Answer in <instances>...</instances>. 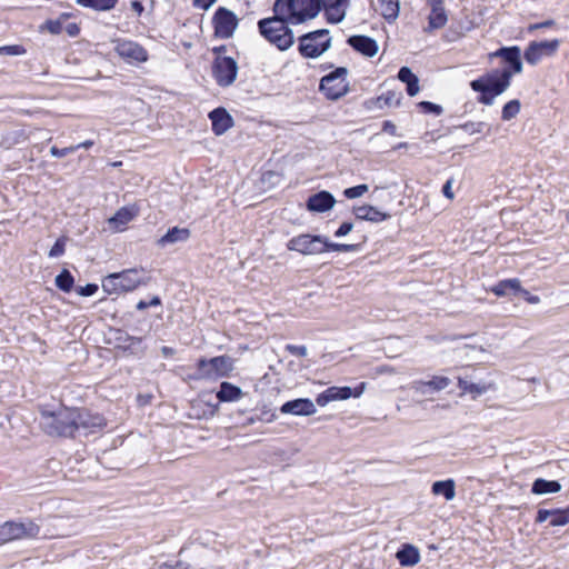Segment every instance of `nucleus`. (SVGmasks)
Returning a JSON list of instances; mask_svg holds the SVG:
<instances>
[{"label": "nucleus", "mask_w": 569, "mask_h": 569, "mask_svg": "<svg viewBox=\"0 0 569 569\" xmlns=\"http://www.w3.org/2000/svg\"><path fill=\"white\" fill-rule=\"evenodd\" d=\"M512 72L509 69H493L470 82V88L480 93L478 102L492 106L497 97L508 90L511 84Z\"/></svg>", "instance_id": "obj_1"}, {"label": "nucleus", "mask_w": 569, "mask_h": 569, "mask_svg": "<svg viewBox=\"0 0 569 569\" xmlns=\"http://www.w3.org/2000/svg\"><path fill=\"white\" fill-rule=\"evenodd\" d=\"M150 277L143 268H130L113 272L102 279V290L107 295H122L148 284Z\"/></svg>", "instance_id": "obj_2"}, {"label": "nucleus", "mask_w": 569, "mask_h": 569, "mask_svg": "<svg viewBox=\"0 0 569 569\" xmlns=\"http://www.w3.org/2000/svg\"><path fill=\"white\" fill-rule=\"evenodd\" d=\"M291 24L286 18L273 14L258 21L260 34L280 51L289 50L295 43V34Z\"/></svg>", "instance_id": "obj_3"}, {"label": "nucleus", "mask_w": 569, "mask_h": 569, "mask_svg": "<svg viewBox=\"0 0 569 569\" xmlns=\"http://www.w3.org/2000/svg\"><path fill=\"white\" fill-rule=\"evenodd\" d=\"M78 409L60 408L58 411L41 410V426L51 436L73 437L77 432Z\"/></svg>", "instance_id": "obj_4"}, {"label": "nucleus", "mask_w": 569, "mask_h": 569, "mask_svg": "<svg viewBox=\"0 0 569 569\" xmlns=\"http://www.w3.org/2000/svg\"><path fill=\"white\" fill-rule=\"evenodd\" d=\"M272 10L291 24H300L313 19L320 12V4L318 0H276Z\"/></svg>", "instance_id": "obj_5"}, {"label": "nucleus", "mask_w": 569, "mask_h": 569, "mask_svg": "<svg viewBox=\"0 0 569 569\" xmlns=\"http://www.w3.org/2000/svg\"><path fill=\"white\" fill-rule=\"evenodd\" d=\"M233 369V361L228 356H218L211 359H199L197 372L191 377L196 380H217L229 376Z\"/></svg>", "instance_id": "obj_6"}, {"label": "nucleus", "mask_w": 569, "mask_h": 569, "mask_svg": "<svg viewBox=\"0 0 569 569\" xmlns=\"http://www.w3.org/2000/svg\"><path fill=\"white\" fill-rule=\"evenodd\" d=\"M330 47L331 37L327 29L316 30L299 38V52L303 58H319Z\"/></svg>", "instance_id": "obj_7"}, {"label": "nucleus", "mask_w": 569, "mask_h": 569, "mask_svg": "<svg viewBox=\"0 0 569 569\" xmlns=\"http://www.w3.org/2000/svg\"><path fill=\"white\" fill-rule=\"evenodd\" d=\"M348 69L339 67L320 80V91L330 100H338L349 91Z\"/></svg>", "instance_id": "obj_8"}, {"label": "nucleus", "mask_w": 569, "mask_h": 569, "mask_svg": "<svg viewBox=\"0 0 569 569\" xmlns=\"http://www.w3.org/2000/svg\"><path fill=\"white\" fill-rule=\"evenodd\" d=\"M221 51H224V47L214 49L217 56L212 64V74L220 87H229L237 79L238 62L231 57L221 56Z\"/></svg>", "instance_id": "obj_9"}, {"label": "nucleus", "mask_w": 569, "mask_h": 569, "mask_svg": "<svg viewBox=\"0 0 569 569\" xmlns=\"http://www.w3.org/2000/svg\"><path fill=\"white\" fill-rule=\"evenodd\" d=\"M40 528L33 521H6L0 525V545L26 538H36Z\"/></svg>", "instance_id": "obj_10"}, {"label": "nucleus", "mask_w": 569, "mask_h": 569, "mask_svg": "<svg viewBox=\"0 0 569 569\" xmlns=\"http://www.w3.org/2000/svg\"><path fill=\"white\" fill-rule=\"evenodd\" d=\"M326 237L302 233L291 238L287 248L303 256H316L325 252Z\"/></svg>", "instance_id": "obj_11"}, {"label": "nucleus", "mask_w": 569, "mask_h": 569, "mask_svg": "<svg viewBox=\"0 0 569 569\" xmlns=\"http://www.w3.org/2000/svg\"><path fill=\"white\" fill-rule=\"evenodd\" d=\"M560 47L559 39L531 41L525 50L523 57L527 63L538 64L545 58L553 57Z\"/></svg>", "instance_id": "obj_12"}, {"label": "nucleus", "mask_w": 569, "mask_h": 569, "mask_svg": "<svg viewBox=\"0 0 569 569\" xmlns=\"http://www.w3.org/2000/svg\"><path fill=\"white\" fill-rule=\"evenodd\" d=\"M366 382H360L356 388L350 387H329L317 396L316 402L320 407L327 406L329 402L338 400H347L349 398H359L366 390Z\"/></svg>", "instance_id": "obj_13"}, {"label": "nucleus", "mask_w": 569, "mask_h": 569, "mask_svg": "<svg viewBox=\"0 0 569 569\" xmlns=\"http://www.w3.org/2000/svg\"><path fill=\"white\" fill-rule=\"evenodd\" d=\"M238 22L239 20L232 11L223 7L218 8L212 18L214 36L221 39L231 38L238 27Z\"/></svg>", "instance_id": "obj_14"}, {"label": "nucleus", "mask_w": 569, "mask_h": 569, "mask_svg": "<svg viewBox=\"0 0 569 569\" xmlns=\"http://www.w3.org/2000/svg\"><path fill=\"white\" fill-rule=\"evenodd\" d=\"M113 43L117 54L128 63H142L148 60L147 50L132 40L119 39Z\"/></svg>", "instance_id": "obj_15"}, {"label": "nucleus", "mask_w": 569, "mask_h": 569, "mask_svg": "<svg viewBox=\"0 0 569 569\" xmlns=\"http://www.w3.org/2000/svg\"><path fill=\"white\" fill-rule=\"evenodd\" d=\"M280 412L282 415L309 417L317 412V408L311 399L298 398V399L284 402L280 407Z\"/></svg>", "instance_id": "obj_16"}, {"label": "nucleus", "mask_w": 569, "mask_h": 569, "mask_svg": "<svg viewBox=\"0 0 569 569\" xmlns=\"http://www.w3.org/2000/svg\"><path fill=\"white\" fill-rule=\"evenodd\" d=\"M320 10L323 9L327 20L330 23H339L345 17L350 4L349 0H318Z\"/></svg>", "instance_id": "obj_17"}, {"label": "nucleus", "mask_w": 569, "mask_h": 569, "mask_svg": "<svg viewBox=\"0 0 569 569\" xmlns=\"http://www.w3.org/2000/svg\"><path fill=\"white\" fill-rule=\"evenodd\" d=\"M139 213L136 204L121 207L117 212L108 219L110 229L114 232L123 231L126 226L132 221Z\"/></svg>", "instance_id": "obj_18"}, {"label": "nucleus", "mask_w": 569, "mask_h": 569, "mask_svg": "<svg viewBox=\"0 0 569 569\" xmlns=\"http://www.w3.org/2000/svg\"><path fill=\"white\" fill-rule=\"evenodd\" d=\"M78 415L77 431L82 430L84 433H93L106 426L104 418L98 413H91L87 410L78 409Z\"/></svg>", "instance_id": "obj_19"}, {"label": "nucleus", "mask_w": 569, "mask_h": 569, "mask_svg": "<svg viewBox=\"0 0 569 569\" xmlns=\"http://www.w3.org/2000/svg\"><path fill=\"white\" fill-rule=\"evenodd\" d=\"M336 199L329 191L322 190L312 196L307 200L306 207L310 212L323 213L330 211L335 204Z\"/></svg>", "instance_id": "obj_20"}, {"label": "nucleus", "mask_w": 569, "mask_h": 569, "mask_svg": "<svg viewBox=\"0 0 569 569\" xmlns=\"http://www.w3.org/2000/svg\"><path fill=\"white\" fill-rule=\"evenodd\" d=\"M490 58H502L510 66L512 76L522 71L521 50L519 47H502L490 53Z\"/></svg>", "instance_id": "obj_21"}, {"label": "nucleus", "mask_w": 569, "mask_h": 569, "mask_svg": "<svg viewBox=\"0 0 569 569\" xmlns=\"http://www.w3.org/2000/svg\"><path fill=\"white\" fill-rule=\"evenodd\" d=\"M550 519V526L559 527L569 523V506L566 509H539L536 521L541 523Z\"/></svg>", "instance_id": "obj_22"}, {"label": "nucleus", "mask_w": 569, "mask_h": 569, "mask_svg": "<svg viewBox=\"0 0 569 569\" xmlns=\"http://www.w3.org/2000/svg\"><path fill=\"white\" fill-rule=\"evenodd\" d=\"M352 211L356 218L362 221L379 223L390 219V214L388 212H382L378 208L370 204L353 207Z\"/></svg>", "instance_id": "obj_23"}, {"label": "nucleus", "mask_w": 569, "mask_h": 569, "mask_svg": "<svg viewBox=\"0 0 569 569\" xmlns=\"http://www.w3.org/2000/svg\"><path fill=\"white\" fill-rule=\"evenodd\" d=\"M348 43L356 51L369 58L376 56L379 50L377 41L367 36H351Z\"/></svg>", "instance_id": "obj_24"}, {"label": "nucleus", "mask_w": 569, "mask_h": 569, "mask_svg": "<svg viewBox=\"0 0 569 569\" xmlns=\"http://www.w3.org/2000/svg\"><path fill=\"white\" fill-rule=\"evenodd\" d=\"M209 118L212 123V131L217 136H221L227 132L232 126V117L223 108H217L209 113Z\"/></svg>", "instance_id": "obj_25"}, {"label": "nucleus", "mask_w": 569, "mask_h": 569, "mask_svg": "<svg viewBox=\"0 0 569 569\" xmlns=\"http://www.w3.org/2000/svg\"><path fill=\"white\" fill-rule=\"evenodd\" d=\"M396 558L403 567H413L420 561V552L412 545H405L397 551Z\"/></svg>", "instance_id": "obj_26"}, {"label": "nucleus", "mask_w": 569, "mask_h": 569, "mask_svg": "<svg viewBox=\"0 0 569 569\" xmlns=\"http://www.w3.org/2000/svg\"><path fill=\"white\" fill-rule=\"evenodd\" d=\"M190 238V230L188 228L173 227L167 231L159 240L158 244L164 247L177 242H186Z\"/></svg>", "instance_id": "obj_27"}, {"label": "nucleus", "mask_w": 569, "mask_h": 569, "mask_svg": "<svg viewBox=\"0 0 569 569\" xmlns=\"http://www.w3.org/2000/svg\"><path fill=\"white\" fill-rule=\"evenodd\" d=\"M398 79L406 83L407 86V93L410 97H415L419 93L420 87H419V79L418 77L411 71L408 67H401L398 72Z\"/></svg>", "instance_id": "obj_28"}, {"label": "nucleus", "mask_w": 569, "mask_h": 569, "mask_svg": "<svg viewBox=\"0 0 569 569\" xmlns=\"http://www.w3.org/2000/svg\"><path fill=\"white\" fill-rule=\"evenodd\" d=\"M431 492L435 496H442L447 501L456 497V483L453 479L440 480L432 483Z\"/></svg>", "instance_id": "obj_29"}, {"label": "nucleus", "mask_w": 569, "mask_h": 569, "mask_svg": "<svg viewBox=\"0 0 569 569\" xmlns=\"http://www.w3.org/2000/svg\"><path fill=\"white\" fill-rule=\"evenodd\" d=\"M241 397L242 390L239 387L226 381L220 385V390L217 392V398L221 402L237 401Z\"/></svg>", "instance_id": "obj_30"}, {"label": "nucleus", "mask_w": 569, "mask_h": 569, "mask_svg": "<svg viewBox=\"0 0 569 569\" xmlns=\"http://www.w3.org/2000/svg\"><path fill=\"white\" fill-rule=\"evenodd\" d=\"M561 490V485L556 480L536 479L532 483L531 491L535 495L556 493Z\"/></svg>", "instance_id": "obj_31"}, {"label": "nucleus", "mask_w": 569, "mask_h": 569, "mask_svg": "<svg viewBox=\"0 0 569 569\" xmlns=\"http://www.w3.org/2000/svg\"><path fill=\"white\" fill-rule=\"evenodd\" d=\"M450 385V379L442 376H435L428 381H416L413 389L418 392H423V387H429L432 390L440 391L446 389Z\"/></svg>", "instance_id": "obj_32"}, {"label": "nucleus", "mask_w": 569, "mask_h": 569, "mask_svg": "<svg viewBox=\"0 0 569 569\" xmlns=\"http://www.w3.org/2000/svg\"><path fill=\"white\" fill-rule=\"evenodd\" d=\"M518 290H521V282L517 278L499 281L491 288V291L498 297L507 296L510 292L517 295Z\"/></svg>", "instance_id": "obj_33"}, {"label": "nucleus", "mask_w": 569, "mask_h": 569, "mask_svg": "<svg viewBox=\"0 0 569 569\" xmlns=\"http://www.w3.org/2000/svg\"><path fill=\"white\" fill-rule=\"evenodd\" d=\"M379 10L382 17L388 22H393L399 16L400 3L399 0H378Z\"/></svg>", "instance_id": "obj_34"}, {"label": "nucleus", "mask_w": 569, "mask_h": 569, "mask_svg": "<svg viewBox=\"0 0 569 569\" xmlns=\"http://www.w3.org/2000/svg\"><path fill=\"white\" fill-rule=\"evenodd\" d=\"M447 21L445 8H433L428 17V30L440 29L446 26Z\"/></svg>", "instance_id": "obj_35"}, {"label": "nucleus", "mask_w": 569, "mask_h": 569, "mask_svg": "<svg viewBox=\"0 0 569 569\" xmlns=\"http://www.w3.org/2000/svg\"><path fill=\"white\" fill-rule=\"evenodd\" d=\"M118 0H77V3L84 8H92L98 11H107L114 8Z\"/></svg>", "instance_id": "obj_36"}, {"label": "nucleus", "mask_w": 569, "mask_h": 569, "mask_svg": "<svg viewBox=\"0 0 569 569\" xmlns=\"http://www.w3.org/2000/svg\"><path fill=\"white\" fill-rule=\"evenodd\" d=\"M521 110V102L518 99H512L508 101L501 110V119L503 121H510L516 118Z\"/></svg>", "instance_id": "obj_37"}, {"label": "nucleus", "mask_w": 569, "mask_h": 569, "mask_svg": "<svg viewBox=\"0 0 569 569\" xmlns=\"http://www.w3.org/2000/svg\"><path fill=\"white\" fill-rule=\"evenodd\" d=\"M458 387L461 389L462 393H470L473 397L480 396L488 390L485 385L472 383L462 378H459Z\"/></svg>", "instance_id": "obj_38"}, {"label": "nucleus", "mask_w": 569, "mask_h": 569, "mask_svg": "<svg viewBox=\"0 0 569 569\" xmlns=\"http://www.w3.org/2000/svg\"><path fill=\"white\" fill-rule=\"evenodd\" d=\"M54 282L60 290L70 292L73 288L74 279L72 274L67 269H64L56 277Z\"/></svg>", "instance_id": "obj_39"}, {"label": "nucleus", "mask_w": 569, "mask_h": 569, "mask_svg": "<svg viewBox=\"0 0 569 569\" xmlns=\"http://www.w3.org/2000/svg\"><path fill=\"white\" fill-rule=\"evenodd\" d=\"M400 101L401 94L393 91H388L377 98L379 107H398L400 104Z\"/></svg>", "instance_id": "obj_40"}, {"label": "nucleus", "mask_w": 569, "mask_h": 569, "mask_svg": "<svg viewBox=\"0 0 569 569\" xmlns=\"http://www.w3.org/2000/svg\"><path fill=\"white\" fill-rule=\"evenodd\" d=\"M459 128L470 136L482 133L485 129H489L488 124L483 121H467L460 124Z\"/></svg>", "instance_id": "obj_41"}, {"label": "nucleus", "mask_w": 569, "mask_h": 569, "mask_svg": "<svg viewBox=\"0 0 569 569\" xmlns=\"http://www.w3.org/2000/svg\"><path fill=\"white\" fill-rule=\"evenodd\" d=\"M356 249H357L356 244L330 242L329 239L326 237L325 252H328V251L351 252V251H355Z\"/></svg>", "instance_id": "obj_42"}, {"label": "nucleus", "mask_w": 569, "mask_h": 569, "mask_svg": "<svg viewBox=\"0 0 569 569\" xmlns=\"http://www.w3.org/2000/svg\"><path fill=\"white\" fill-rule=\"evenodd\" d=\"M369 187L368 184H358L355 187H350L343 190V196L347 199H357L362 197L367 191Z\"/></svg>", "instance_id": "obj_43"}, {"label": "nucleus", "mask_w": 569, "mask_h": 569, "mask_svg": "<svg viewBox=\"0 0 569 569\" xmlns=\"http://www.w3.org/2000/svg\"><path fill=\"white\" fill-rule=\"evenodd\" d=\"M66 250V238H59L49 251L50 258H58L64 253Z\"/></svg>", "instance_id": "obj_44"}, {"label": "nucleus", "mask_w": 569, "mask_h": 569, "mask_svg": "<svg viewBox=\"0 0 569 569\" xmlns=\"http://www.w3.org/2000/svg\"><path fill=\"white\" fill-rule=\"evenodd\" d=\"M24 53V48L18 44L0 47V54L22 56Z\"/></svg>", "instance_id": "obj_45"}, {"label": "nucleus", "mask_w": 569, "mask_h": 569, "mask_svg": "<svg viewBox=\"0 0 569 569\" xmlns=\"http://www.w3.org/2000/svg\"><path fill=\"white\" fill-rule=\"evenodd\" d=\"M419 106L426 111V112H430V113H435L437 116L441 114L442 113V107L439 106V104H436L433 102H430V101H421L419 103Z\"/></svg>", "instance_id": "obj_46"}, {"label": "nucleus", "mask_w": 569, "mask_h": 569, "mask_svg": "<svg viewBox=\"0 0 569 569\" xmlns=\"http://www.w3.org/2000/svg\"><path fill=\"white\" fill-rule=\"evenodd\" d=\"M47 30L52 34H59L63 31V24L60 20H49L46 22Z\"/></svg>", "instance_id": "obj_47"}, {"label": "nucleus", "mask_w": 569, "mask_h": 569, "mask_svg": "<svg viewBox=\"0 0 569 569\" xmlns=\"http://www.w3.org/2000/svg\"><path fill=\"white\" fill-rule=\"evenodd\" d=\"M74 151H77V147H73V146L68 147V148H62V149H59V148H57V147H52V148L50 149V153H51V156H52V157H56V158H62V157H66L67 154L72 153V152H74Z\"/></svg>", "instance_id": "obj_48"}, {"label": "nucleus", "mask_w": 569, "mask_h": 569, "mask_svg": "<svg viewBox=\"0 0 569 569\" xmlns=\"http://www.w3.org/2000/svg\"><path fill=\"white\" fill-rule=\"evenodd\" d=\"M286 350L297 357H306L308 351L306 346L287 345Z\"/></svg>", "instance_id": "obj_49"}, {"label": "nucleus", "mask_w": 569, "mask_h": 569, "mask_svg": "<svg viewBox=\"0 0 569 569\" xmlns=\"http://www.w3.org/2000/svg\"><path fill=\"white\" fill-rule=\"evenodd\" d=\"M78 295L82 297L93 296L98 291V286L94 283H88L83 287L78 288Z\"/></svg>", "instance_id": "obj_50"}, {"label": "nucleus", "mask_w": 569, "mask_h": 569, "mask_svg": "<svg viewBox=\"0 0 569 569\" xmlns=\"http://www.w3.org/2000/svg\"><path fill=\"white\" fill-rule=\"evenodd\" d=\"M353 224L351 222H343L335 232L337 238H341L351 232Z\"/></svg>", "instance_id": "obj_51"}, {"label": "nucleus", "mask_w": 569, "mask_h": 569, "mask_svg": "<svg viewBox=\"0 0 569 569\" xmlns=\"http://www.w3.org/2000/svg\"><path fill=\"white\" fill-rule=\"evenodd\" d=\"M517 295H521L526 301L531 305H537L540 302V298L538 296H532L528 290L521 287V290H518Z\"/></svg>", "instance_id": "obj_52"}, {"label": "nucleus", "mask_w": 569, "mask_h": 569, "mask_svg": "<svg viewBox=\"0 0 569 569\" xmlns=\"http://www.w3.org/2000/svg\"><path fill=\"white\" fill-rule=\"evenodd\" d=\"M452 183H453V180L449 179L446 181V183L442 187V193L449 200H452L455 198V193L452 191Z\"/></svg>", "instance_id": "obj_53"}, {"label": "nucleus", "mask_w": 569, "mask_h": 569, "mask_svg": "<svg viewBox=\"0 0 569 569\" xmlns=\"http://www.w3.org/2000/svg\"><path fill=\"white\" fill-rule=\"evenodd\" d=\"M217 0H193V6L199 9L208 10Z\"/></svg>", "instance_id": "obj_54"}, {"label": "nucleus", "mask_w": 569, "mask_h": 569, "mask_svg": "<svg viewBox=\"0 0 569 569\" xmlns=\"http://www.w3.org/2000/svg\"><path fill=\"white\" fill-rule=\"evenodd\" d=\"M70 37H76L79 34L80 32V28L78 27L77 23L74 22H71V23H68L66 26V28L63 29Z\"/></svg>", "instance_id": "obj_55"}, {"label": "nucleus", "mask_w": 569, "mask_h": 569, "mask_svg": "<svg viewBox=\"0 0 569 569\" xmlns=\"http://www.w3.org/2000/svg\"><path fill=\"white\" fill-rule=\"evenodd\" d=\"M382 130L391 136L397 134V127L391 121L387 120L382 124Z\"/></svg>", "instance_id": "obj_56"}, {"label": "nucleus", "mask_w": 569, "mask_h": 569, "mask_svg": "<svg viewBox=\"0 0 569 569\" xmlns=\"http://www.w3.org/2000/svg\"><path fill=\"white\" fill-rule=\"evenodd\" d=\"M553 24H555L553 20H547V21H543V22H540V23L530 24L528 27V30L529 31H533V30H537V29H540V28H548V27H551Z\"/></svg>", "instance_id": "obj_57"}, {"label": "nucleus", "mask_w": 569, "mask_h": 569, "mask_svg": "<svg viewBox=\"0 0 569 569\" xmlns=\"http://www.w3.org/2000/svg\"><path fill=\"white\" fill-rule=\"evenodd\" d=\"M376 373L377 375H383V373L393 375V373H396V370L389 366H380V367L376 368Z\"/></svg>", "instance_id": "obj_58"}, {"label": "nucleus", "mask_w": 569, "mask_h": 569, "mask_svg": "<svg viewBox=\"0 0 569 569\" xmlns=\"http://www.w3.org/2000/svg\"><path fill=\"white\" fill-rule=\"evenodd\" d=\"M174 352H176L174 349L171 347L164 346L161 348V353L163 355V357H167V358L171 357L174 355Z\"/></svg>", "instance_id": "obj_59"}, {"label": "nucleus", "mask_w": 569, "mask_h": 569, "mask_svg": "<svg viewBox=\"0 0 569 569\" xmlns=\"http://www.w3.org/2000/svg\"><path fill=\"white\" fill-rule=\"evenodd\" d=\"M428 4L433 8H443V1L442 0H428Z\"/></svg>", "instance_id": "obj_60"}, {"label": "nucleus", "mask_w": 569, "mask_h": 569, "mask_svg": "<svg viewBox=\"0 0 569 569\" xmlns=\"http://www.w3.org/2000/svg\"><path fill=\"white\" fill-rule=\"evenodd\" d=\"M132 9L140 14L143 11V6L139 1H133L131 3Z\"/></svg>", "instance_id": "obj_61"}, {"label": "nucleus", "mask_w": 569, "mask_h": 569, "mask_svg": "<svg viewBox=\"0 0 569 569\" xmlns=\"http://www.w3.org/2000/svg\"><path fill=\"white\" fill-rule=\"evenodd\" d=\"M93 146V141L92 140H86L79 144H76L74 147H77V150L80 149V148H84V149H88L90 147Z\"/></svg>", "instance_id": "obj_62"}, {"label": "nucleus", "mask_w": 569, "mask_h": 569, "mask_svg": "<svg viewBox=\"0 0 569 569\" xmlns=\"http://www.w3.org/2000/svg\"><path fill=\"white\" fill-rule=\"evenodd\" d=\"M149 307H157L161 305V300L158 296H154L151 298V300L148 302Z\"/></svg>", "instance_id": "obj_63"}, {"label": "nucleus", "mask_w": 569, "mask_h": 569, "mask_svg": "<svg viewBox=\"0 0 569 569\" xmlns=\"http://www.w3.org/2000/svg\"><path fill=\"white\" fill-rule=\"evenodd\" d=\"M149 307L148 302L144 301V300H140L138 303H137V309L138 310H146L147 308Z\"/></svg>", "instance_id": "obj_64"}]
</instances>
